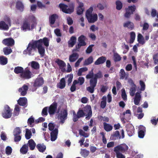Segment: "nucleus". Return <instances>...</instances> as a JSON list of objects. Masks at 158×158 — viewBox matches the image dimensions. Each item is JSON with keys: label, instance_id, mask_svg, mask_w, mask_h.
Segmentation results:
<instances>
[{"label": "nucleus", "instance_id": "56", "mask_svg": "<svg viewBox=\"0 0 158 158\" xmlns=\"http://www.w3.org/2000/svg\"><path fill=\"white\" fill-rule=\"evenodd\" d=\"M88 70V69L86 67H83L80 68L78 72V75L79 76L81 75L82 73L84 72H85Z\"/></svg>", "mask_w": 158, "mask_h": 158}, {"label": "nucleus", "instance_id": "47", "mask_svg": "<svg viewBox=\"0 0 158 158\" xmlns=\"http://www.w3.org/2000/svg\"><path fill=\"white\" fill-rule=\"evenodd\" d=\"M116 9L118 10H121L123 6L122 2L119 0H118L116 1Z\"/></svg>", "mask_w": 158, "mask_h": 158}, {"label": "nucleus", "instance_id": "8", "mask_svg": "<svg viewBox=\"0 0 158 158\" xmlns=\"http://www.w3.org/2000/svg\"><path fill=\"white\" fill-rule=\"evenodd\" d=\"M135 10L136 7L135 5L129 6L127 8L125 9L126 12L124 15V17L127 18H129Z\"/></svg>", "mask_w": 158, "mask_h": 158}, {"label": "nucleus", "instance_id": "57", "mask_svg": "<svg viewBox=\"0 0 158 158\" xmlns=\"http://www.w3.org/2000/svg\"><path fill=\"white\" fill-rule=\"evenodd\" d=\"M119 73L120 79H124L126 76V73L124 70L123 69H121L120 70Z\"/></svg>", "mask_w": 158, "mask_h": 158}, {"label": "nucleus", "instance_id": "54", "mask_svg": "<svg viewBox=\"0 0 158 158\" xmlns=\"http://www.w3.org/2000/svg\"><path fill=\"white\" fill-rule=\"evenodd\" d=\"M97 82V80H96L95 79H94L92 78L89 81V84L90 86L95 87L96 85Z\"/></svg>", "mask_w": 158, "mask_h": 158}, {"label": "nucleus", "instance_id": "49", "mask_svg": "<svg viewBox=\"0 0 158 158\" xmlns=\"http://www.w3.org/2000/svg\"><path fill=\"white\" fill-rule=\"evenodd\" d=\"M135 32L132 31L130 33V38L129 43L130 44H132L135 40Z\"/></svg>", "mask_w": 158, "mask_h": 158}, {"label": "nucleus", "instance_id": "40", "mask_svg": "<svg viewBox=\"0 0 158 158\" xmlns=\"http://www.w3.org/2000/svg\"><path fill=\"white\" fill-rule=\"evenodd\" d=\"M3 51L4 55H9L12 52V49L9 47L4 48L3 49Z\"/></svg>", "mask_w": 158, "mask_h": 158}, {"label": "nucleus", "instance_id": "53", "mask_svg": "<svg viewBox=\"0 0 158 158\" xmlns=\"http://www.w3.org/2000/svg\"><path fill=\"white\" fill-rule=\"evenodd\" d=\"M32 135V133L31 131L29 130L28 129H26V133L25 134V136L26 138L27 139H29L31 137Z\"/></svg>", "mask_w": 158, "mask_h": 158}, {"label": "nucleus", "instance_id": "64", "mask_svg": "<svg viewBox=\"0 0 158 158\" xmlns=\"http://www.w3.org/2000/svg\"><path fill=\"white\" fill-rule=\"evenodd\" d=\"M93 10V9L92 7H90L89 9L87 10L86 12L85 16L86 17L88 16L89 15H92V12Z\"/></svg>", "mask_w": 158, "mask_h": 158}, {"label": "nucleus", "instance_id": "19", "mask_svg": "<svg viewBox=\"0 0 158 158\" xmlns=\"http://www.w3.org/2000/svg\"><path fill=\"white\" fill-rule=\"evenodd\" d=\"M110 139L111 140H115L118 139H121V136L120 135L119 131H116L113 132V134L111 135Z\"/></svg>", "mask_w": 158, "mask_h": 158}, {"label": "nucleus", "instance_id": "45", "mask_svg": "<svg viewBox=\"0 0 158 158\" xmlns=\"http://www.w3.org/2000/svg\"><path fill=\"white\" fill-rule=\"evenodd\" d=\"M89 151L85 149H81L80 153L81 155L84 157H86L89 154Z\"/></svg>", "mask_w": 158, "mask_h": 158}, {"label": "nucleus", "instance_id": "12", "mask_svg": "<svg viewBox=\"0 0 158 158\" xmlns=\"http://www.w3.org/2000/svg\"><path fill=\"white\" fill-rule=\"evenodd\" d=\"M55 62L59 66L60 69L62 72H65V68L66 67V64L64 61L59 59H57L55 60Z\"/></svg>", "mask_w": 158, "mask_h": 158}, {"label": "nucleus", "instance_id": "28", "mask_svg": "<svg viewBox=\"0 0 158 158\" xmlns=\"http://www.w3.org/2000/svg\"><path fill=\"white\" fill-rule=\"evenodd\" d=\"M36 147L38 151L41 152H44L46 148V146L43 143L38 144L36 146Z\"/></svg>", "mask_w": 158, "mask_h": 158}, {"label": "nucleus", "instance_id": "38", "mask_svg": "<svg viewBox=\"0 0 158 158\" xmlns=\"http://www.w3.org/2000/svg\"><path fill=\"white\" fill-rule=\"evenodd\" d=\"M8 62L7 58L3 56H0V64L2 65H5Z\"/></svg>", "mask_w": 158, "mask_h": 158}, {"label": "nucleus", "instance_id": "59", "mask_svg": "<svg viewBox=\"0 0 158 158\" xmlns=\"http://www.w3.org/2000/svg\"><path fill=\"white\" fill-rule=\"evenodd\" d=\"M93 69H92L90 71L89 73V74L87 75L86 76V78L87 79H90L93 78V77L94 76V74L93 72Z\"/></svg>", "mask_w": 158, "mask_h": 158}, {"label": "nucleus", "instance_id": "1", "mask_svg": "<svg viewBox=\"0 0 158 158\" xmlns=\"http://www.w3.org/2000/svg\"><path fill=\"white\" fill-rule=\"evenodd\" d=\"M84 111L86 112L87 114H85L83 110L79 109L76 114L74 111L73 112V120L74 122L77 121L78 119L84 117L85 116L86 120H89L92 116V111L90 106H89L85 107L84 108Z\"/></svg>", "mask_w": 158, "mask_h": 158}, {"label": "nucleus", "instance_id": "44", "mask_svg": "<svg viewBox=\"0 0 158 158\" xmlns=\"http://www.w3.org/2000/svg\"><path fill=\"white\" fill-rule=\"evenodd\" d=\"M24 71L23 68L20 66H17L15 68L14 72L16 74L23 73Z\"/></svg>", "mask_w": 158, "mask_h": 158}, {"label": "nucleus", "instance_id": "33", "mask_svg": "<svg viewBox=\"0 0 158 158\" xmlns=\"http://www.w3.org/2000/svg\"><path fill=\"white\" fill-rule=\"evenodd\" d=\"M57 17L58 15L55 14L51 15L49 17V21L50 24L51 25L54 24L56 18Z\"/></svg>", "mask_w": 158, "mask_h": 158}, {"label": "nucleus", "instance_id": "20", "mask_svg": "<svg viewBox=\"0 0 158 158\" xmlns=\"http://www.w3.org/2000/svg\"><path fill=\"white\" fill-rule=\"evenodd\" d=\"M58 133V130L57 128H55L50 133L51 140L52 141H54L56 139Z\"/></svg>", "mask_w": 158, "mask_h": 158}, {"label": "nucleus", "instance_id": "7", "mask_svg": "<svg viewBox=\"0 0 158 158\" xmlns=\"http://www.w3.org/2000/svg\"><path fill=\"white\" fill-rule=\"evenodd\" d=\"M12 110L8 105H6L4 107V111L2 113V116L5 118H10L12 116Z\"/></svg>", "mask_w": 158, "mask_h": 158}, {"label": "nucleus", "instance_id": "31", "mask_svg": "<svg viewBox=\"0 0 158 158\" xmlns=\"http://www.w3.org/2000/svg\"><path fill=\"white\" fill-rule=\"evenodd\" d=\"M78 57V55L77 53H73L69 56V61L70 62H74L77 59Z\"/></svg>", "mask_w": 158, "mask_h": 158}, {"label": "nucleus", "instance_id": "55", "mask_svg": "<svg viewBox=\"0 0 158 158\" xmlns=\"http://www.w3.org/2000/svg\"><path fill=\"white\" fill-rule=\"evenodd\" d=\"M122 94L121 97L125 101L127 99V95L126 94L125 90L123 88L121 90Z\"/></svg>", "mask_w": 158, "mask_h": 158}, {"label": "nucleus", "instance_id": "21", "mask_svg": "<svg viewBox=\"0 0 158 158\" xmlns=\"http://www.w3.org/2000/svg\"><path fill=\"white\" fill-rule=\"evenodd\" d=\"M27 100L25 97L20 98L18 101V103L20 106H27Z\"/></svg>", "mask_w": 158, "mask_h": 158}, {"label": "nucleus", "instance_id": "11", "mask_svg": "<svg viewBox=\"0 0 158 158\" xmlns=\"http://www.w3.org/2000/svg\"><path fill=\"white\" fill-rule=\"evenodd\" d=\"M33 75L32 73L29 70H25L23 71V73L20 74V77L21 78L25 79H29L31 77H33Z\"/></svg>", "mask_w": 158, "mask_h": 158}, {"label": "nucleus", "instance_id": "42", "mask_svg": "<svg viewBox=\"0 0 158 158\" xmlns=\"http://www.w3.org/2000/svg\"><path fill=\"white\" fill-rule=\"evenodd\" d=\"M30 63L32 68L35 69H39L40 65L37 62L33 61L31 62Z\"/></svg>", "mask_w": 158, "mask_h": 158}, {"label": "nucleus", "instance_id": "14", "mask_svg": "<svg viewBox=\"0 0 158 158\" xmlns=\"http://www.w3.org/2000/svg\"><path fill=\"white\" fill-rule=\"evenodd\" d=\"M146 132V128L143 125H140L138 131V137L140 138H143Z\"/></svg>", "mask_w": 158, "mask_h": 158}, {"label": "nucleus", "instance_id": "15", "mask_svg": "<svg viewBox=\"0 0 158 158\" xmlns=\"http://www.w3.org/2000/svg\"><path fill=\"white\" fill-rule=\"evenodd\" d=\"M126 130L128 135L132 136L134 133L135 129L134 126L131 124H128L126 126Z\"/></svg>", "mask_w": 158, "mask_h": 158}, {"label": "nucleus", "instance_id": "10", "mask_svg": "<svg viewBox=\"0 0 158 158\" xmlns=\"http://www.w3.org/2000/svg\"><path fill=\"white\" fill-rule=\"evenodd\" d=\"M2 43L8 47H11L13 46L15 44V41L11 38H9L4 39L2 41Z\"/></svg>", "mask_w": 158, "mask_h": 158}, {"label": "nucleus", "instance_id": "29", "mask_svg": "<svg viewBox=\"0 0 158 158\" xmlns=\"http://www.w3.org/2000/svg\"><path fill=\"white\" fill-rule=\"evenodd\" d=\"M66 83L65 78H62L60 82L57 85V87L60 89H63L65 86Z\"/></svg>", "mask_w": 158, "mask_h": 158}, {"label": "nucleus", "instance_id": "22", "mask_svg": "<svg viewBox=\"0 0 158 158\" xmlns=\"http://www.w3.org/2000/svg\"><path fill=\"white\" fill-rule=\"evenodd\" d=\"M106 57L105 56L100 57L95 61L94 64L95 65H98L103 64L106 60Z\"/></svg>", "mask_w": 158, "mask_h": 158}, {"label": "nucleus", "instance_id": "48", "mask_svg": "<svg viewBox=\"0 0 158 158\" xmlns=\"http://www.w3.org/2000/svg\"><path fill=\"white\" fill-rule=\"evenodd\" d=\"M114 60L115 62L120 61L121 60L122 58L120 56L117 52L114 54Z\"/></svg>", "mask_w": 158, "mask_h": 158}, {"label": "nucleus", "instance_id": "41", "mask_svg": "<svg viewBox=\"0 0 158 158\" xmlns=\"http://www.w3.org/2000/svg\"><path fill=\"white\" fill-rule=\"evenodd\" d=\"M16 7L17 9L22 11L24 9V6L22 2L20 1H18L16 3Z\"/></svg>", "mask_w": 158, "mask_h": 158}, {"label": "nucleus", "instance_id": "5", "mask_svg": "<svg viewBox=\"0 0 158 158\" xmlns=\"http://www.w3.org/2000/svg\"><path fill=\"white\" fill-rule=\"evenodd\" d=\"M68 111L66 109H62L58 114V118L61 123L63 124L68 118Z\"/></svg>", "mask_w": 158, "mask_h": 158}, {"label": "nucleus", "instance_id": "30", "mask_svg": "<svg viewBox=\"0 0 158 158\" xmlns=\"http://www.w3.org/2000/svg\"><path fill=\"white\" fill-rule=\"evenodd\" d=\"M28 145L30 150H33L35 148L36 143L33 139H31L28 141Z\"/></svg>", "mask_w": 158, "mask_h": 158}, {"label": "nucleus", "instance_id": "34", "mask_svg": "<svg viewBox=\"0 0 158 158\" xmlns=\"http://www.w3.org/2000/svg\"><path fill=\"white\" fill-rule=\"evenodd\" d=\"M9 29L8 25L4 21L0 22V29L1 30H7Z\"/></svg>", "mask_w": 158, "mask_h": 158}, {"label": "nucleus", "instance_id": "24", "mask_svg": "<svg viewBox=\"0 0 158 158\" xmlns=\"http://www.w3.org/2000/svg\"><path fill=\"white\" fill-rule=\"evenodd\" d=\"M21 29L23 30L27 29L29 30H30V22L28 20H26L24 21L23 23L22 27H21Z\"/></svg>", "mask_w": 158, "mask_h": 158}, {"label": "nucleus", "instance_id": "32", "mask_svg": "<svg viewBox=\"0 0 158 158\" xmlns=\"http://www.w3.org/2000/svg\"><path fill=\"white\" fill-rule=\"evenodd\" d=\"M103 125L104 129L106 131L108 132L112 130L113 127L110 124L104 122Z\"/></svg>", "mask_w": 158, "mask_h": 158}, {"label": "nucleus", "instance_id": "51", "mask_svg": "<svg viewBox=\"0 0 158 158\" xmlns=\"http://www.w3.org/2000/svg\"><path fill=\"white\" fill-rule=\"evenodd\" d=\"M40 40H38L34 41L33 43H31V46L33 49H35L36 48H38V45L40 44L39 43H40Z\"/></svg>", "mask_w": 158, "mask_h": 158}, {"label": "nucleus", "instance_id": "46", "mask_svg": "<svg viewBox=\"0 0 158 158\" xmlns=\"http://www.w3.org/2000/svg\"><path fill=\"white\" fill-rule=\"evenodd\" d=\"M28 147L26 144H24L20 149V151L23 154H25L27 152Z\"/></svg>", "mask_w": 158, "mask_h": 158}, {"label": "nucleus", "instance_id": "6", "mask_svg": "<svg viewBox=\"0 0 158 158\" xmlns=\"http://www.w3.org/2000/svg\"><path fill=\"white\" fill-rule=\"evenodd\" d=\"M84 78L82 77H79L78 81L74 80L70 88L71 92H73L76 90V85L77 84H78L80 85H81L84 83Z\"/></svg>", "mask_w": 158, "mask_h": 158}, {"label": "nucleus", "instance_id": "43", "mask_svg": "<svg viewBox=\"0 0 158 158\" xmlns=\"http://www.w3.org/2000/svg\"><path fill=\"white\" fill-rule=\"evenodd\" d=\"M73 74H69L65 76V78H68L67 80V83L68 85H70L71 84L73 78Z\"/></svg>", "mask_w": 158, "mask_h": 158}, {"label": "nucleus", "instance_id": "16", "mask_svg": "<svg viewBox=\"0 0 158 158\" xmlns=\"http://www.w3.org/2000/svg\"><path fill=\"white\" fill-rule=\"evenodd\" d=\"M88 22L89 23H93L98 20V15L97 14H92L86 17Z\"/></svg>", "mask_w": 158, "mask_h": 158}, {"label": "nucleus", "instance_id": "50", "mask_svg": "<svg viewBox=\"0 0 158 158\" xmlns=\"http://www.w3.org/2000/svg\"><path fill=\"white\" fill-rule=\"evenodd\" d=\"M103 77L102 72L101 71H99L96 74H94V77L93 78L96 80H97L98 78H100Z\"/></svg>", "mask_w": 158, "mask_h": 158}, {"label": "nucleus", "instance_id": "37", "mask_svg": "<svg viewBox=\"0 0 158 158\" xmlns=\"http://www.w3.org/2000/svg\"><path fill=\"white\" fill-rule=\"evenodd\" d=\"M137 41L139 43L142 45L144 44L145 43L144 38L143 35L140 33L138 34L137 36Z\"/></svg>", "mask_w": 158, "mask_h": 158}, {"label": "nucleus", "instance_id": "61", "mask_svg": "<svg viewBox=\"0 0 158 158\" xmlns=\"http://www.w3.org/2000/svg\"><path fill=\"white\" fill-rule=\"evenodd\" d=\"M4 19L7 23L10 25L11 24V21L9 16L7 15H5L4 17Z\"/></svg>", "mask_w": 158, "mask_h": 158}, {"label": "nucleus", "instance_id": "63", "mask_svg": "<svg viewBox=\"0 0 158 158\" xmlns=\"http://www.w3.org/2000/svg\"><path fill=\"white\" fill-rule=\"evenodd\" d=\"M54 32L56 35L59 37H61L62 36L60 30L59 29L56 28L55 29Z\"/></svg>", "mask_w": 158, "mask_h": 158}, {"label": "nucleus", "instance_id": "13", "mask_svg": "<svg viewBox=\"0 0 158 158\" xmlns=\"http://www.w3.org/2000/svg\"><path fill=\"white\" fill-rule=\"evenodd\" d=\"M44 83L43 77H37L34 83L33 86L35 87H38L42 86Z\"/></svg>", "mask_w": 158, "mask_h": 158}, {"label": "nucleus", "instance_id": "27", "mask_svg": "<svg viewBox=\"0 0 158 158\" xmlns=\"http://www.w3.org/2000/svg\"><path fill=\"white\" fill-rule=\"evenodd\" d=\"M39 40H40V42L39 43L40 44L43 45V44L46 47H48L49 45V40L48 38L47 37H44L43 39H40Z\"/></svg>", "mask_w": 158, "mask_h": 158}, {"label": "nucleus", "instance_id": "26", "mask_svg": "<svg viewBox=\"0 0 158 158\" xmlns=\"http://www.w3.org/2000/svg\"><path fill=\"white\" fill-rule=\"evenodd\" d=\"M83 6V3H80V4L77 7V14L78 15H80L83 13L85 10Z\"/></svg>", "mask_w": 158, "mask_h": 158}, {"label": "nucleus", "instance_id": "23", "mask_svg": "<svg viewBox=\"0 0 158 158\" xmlns=\"http://www.w3.org/2000/svg\"><path fill=\"white\" fill-rule=\"evenodd\" d=\"M77 39L75 36H72L68 41V44L69 47H73L75 44Z\"/></svg>", "mask_w": 158, "mask_h": 158}, {"label": "nucleus", "instance_id": "3", "mask_svg": "<svg viewBox=\"0 0 158 158\" xmlns=\"http://www.w3.org/2000/svg\"><path fill=\"white\" fill-rule=\"evenodd\" d=\"M59 6L61 10L66 14H71L73 12L74 9V4L73 2L70 3L68 6L67 5L60 3Z\"/></svg>", "mask_w": 158, "mask_h": 158}, {"label": "nucleus", "instance_id": "36", "mask_svg": "<svg viewBox=\"0 0 158 158\" xmlns=\"http://www.w3.org/2000/svg\"><path fill=\"white\" fill-rule=\"evenodd\" d=\"M37 48L40 54L42 56H43L44 54L45 51L44 48L41 44H39Z\"/></svg>", "mask_w": 158, "mask_h": 158}, {"label": "nucleus", "instance_id": "35", "mask_svg": "<svg viewBox=\"0 0 158 158\" xmlns=\"http://www.w3.org/2000/svg\"><path fill=\"white\" fill-rule=\"evenodd\" d=\"M123 26L124 27H127L131 30L133 29L134 27L133 23L130 21H127L126 23H124Z\"/></svg>", "mask_w": 158, "mask_h": 158}, {"label": "nucleus", "instance_id": "60", "mask_svg": "<svg viewBox=\"0 0 158 158\" xmlns=\"http://www.w3.org/2000/svg\"><path fill=\"white\" fill-rule=\"evenodd\" d=\"M94 44H91L89 45L86 50V52L88 54H89L91 53L92 51V47H94Z\"/></svg>", "mask_w": 158, "mask_h": 158}, {"label": "nucleus", "instance_id": "25", "mask_svg": "<svg viewBox=\"0 0 158 158\" xmlns=\"http://www.w3.org/2000/svg\"><path fill=\"white\" fill-rule=\"evenodd\" d=\"M141 98V96L140 93L136 92L135 94V96L134 99V102L135 105H138L139 104Z\"/></svg>", "mask_w": 158, "mask_h": 158}, {"label": "nucleus", "instance_id": "9", "mask_svg": "<svg viewBox=\"0 0 158 158\" xmlns=\"http://www.w3.org/2000/svg\"><path fill=\"white\" fill-rule=\"evenodd\" d=\"M57 103L56 102H54L48 108V112L50 115L54 114L57 110Z\"/></svg>", "mask_w": 158, "mask_h": 158}, {"label": "nucleus", "instance_id": "2", "mask_svg": "<svg viewBox=\"0 0 158 158\" xmlns=\"http://www.w3.org/2000/svg\"><path fill=\"white\" fill-rule=\"evenodd\" d=\"M128 148V146L126 143H123L114 147L113 150L117 158H125V156L122 153H126Z\"/></svg>", "mask_w": 158, "mask_h": 158}, {"label": "nucleus", "instance_id": "62", "mask_svg": "<svg viewBox=\"0 0 158 158\" xmlns=\"http://www.w3.org/2000/svg\"><path fill=\"white\" fill-rule=\"evenodd\" d=\"M12 152V149L9 146L7 147L6 149V152L7 155H10Z\"/></svg>", "mask_w": 158, "mask_h": 158}, {"label": "nucleus", "instance_id": "39", "mask_svg": "<svg viewBox=\"0 0 158 158\" xmlns=\"http://www.w3.org/2000/svg\"><path fill=\"white\" fill-rule=\"evenodd\" d=\"M93 58L92 56H89L88 59L85 60L84 62V65H89L92 63L93 61Z\"/></svg>", "mask_w": 158, "mask_h": 158}, {"label": "nucleus", "instance_id": "58", "mask_svg": "<svg viewBox=\"0 0 158 158\" xmlns=\"http://www.w3.org/2000/svg\"><path fill=\"white\" fill-rule=\"evenodd\" d=\"M79 132V134L80 135L82 136L85 137L87 138L89 136V135L88 133L85 132L82 129H80Z\"/></svg>", "mask_w": 158, "mask_h": 158}, {"label": "nucleus", "instance_id": "52", "mask_svg": "<svg viewBox=\"0 0 158 158\" xmlns=\"http://www.w3.org/2000/svg\"><path fill=\"white\" fill-rule=\"evenodd\" d=\"M21 133V129L19 127H16L14 129L13 132V135H20V134Z\"/></svg>", "mask_w": 158, "mask_h": 158}, {"label": "nucleus", "instance_id": "4", "mask_svg": "<svg viewBox=\"0 0 158 158\" xmlns=\"http://www.w3.org/2000/svg\"><path fill=\"white\" fill-rule=\"evenodd\" d=\"M86 39V37L83 35L80 36L78 39V43L76 45L75 48L73 50V51H78L81 46H85L86 45L85 40Z\"/></svg>", "mask_w": 158, "mask_h": 158}, {"label": "nucleus", "instance_id": "17", "mask_svg": "<svg viewBox=\"0 0 158 158\" xmlns=\"http://www.w3.org/2000/svg\"><path fill=\"white\" fill-rule=\"evenodd\" d=\"M129 83L130 84V85L131 86L130 89V95L131 96H134L136 91V85L134 84L132 80H130Z\"/></svg>", "mask_w": 158, "mask_h": 158}, {"label": "nucleus", "instance_id": "18", "mask_svg": "<svg viewBox=\"0 0 158 158\" xmlns=\"http://www.w3.org/2000/svg\"><path fill=\"white\" fill-rule=\"evenodd\" d=\"M28 89V86L24 84L22 87L19 88L18 91L20 93L21 96H24L26 94Z\"/></svg>", "mask_w": 158, "mask_h": 158}]
</instances>
